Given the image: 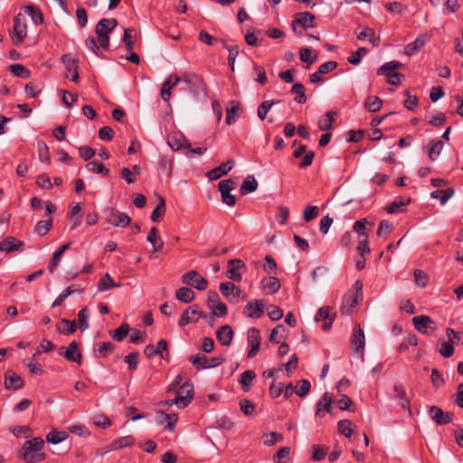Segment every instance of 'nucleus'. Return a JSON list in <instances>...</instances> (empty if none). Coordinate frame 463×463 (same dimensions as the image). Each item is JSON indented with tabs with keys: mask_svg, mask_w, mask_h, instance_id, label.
<instances>
[{
	"mask_svg": "<svg viewBox=\"0 0 463 463\" xmlns=\"http://www.w3.org/2000/svg\"><path fill=\"white\" fill-rule=\"evenodd\" d=\"M43 447L44 440L41 437L33 438L23 444L18 456L25 463H41L46 458Z\"/></svg>",
	"mask_w": 463,
	"mask_h": 463,
	"instance_id": "f257e3e1",
	"label": "nucleus"
},
{
	"mask_svg": "<svg viewBox=\"0 0 463 463\" xmlns=\"http://www.w3.org/2000/svg\"><path fill=\"white\" fill-rule=\"evenodd\" d=\"M363 283L356 280L354 287L348 290L343 297L341 304V311L343 314H351L353 308L358 304V300L362 298Z\"/></svg>",
	"mask_w": 463,
	"mask_h": 463,
	"instance_id": "f03ea898",
	"label": "nucleus"
},
{
	"mask_svg": "<svg viewBox=\"0 0 463 463\" xmlns=\"http://www.w3.org/2000/svg\"><path fill=\"white\" fill-rule=\"evenodd\" d=\"M181 81L184 82L188 90L194 96L199 97L206 94V85L203 79L193 72H184Z\"/></svg>",
	"mask_w": 463,
	"mask_h": 463,
	"instance_id": "7ed1b4c3",
	"label": "nucleus"
},
{
	"mask_svg": "<svg viewBox=\"0 0 463 463\" xmlns=\"http://www.w3.org/2000/svg\"><path fill=\"white\" fill-rule=\"evenodd\" d=\"M189 360L197 371L217 367L225 361L221 355L208 358L200 353L191 356Z\"/></svg>",
	"mask_w": 463,
	"mask_h": 463,
	"instance_id": "20e7f679",
	"label": "nucleus"
},
{
	"mask_svg": "<svg viewBox=\"0 0 463 463\" xmlns=\"http://www.w3.org/2000/svg\"><path fill=\"white\" fill-rule=\"evenodd\" d=\"M194 398V385L190 381L184 383L177 390L174 402L179 409L185 408Z\"/></svg>",
	"mask_w": 463,
	"mask_h": 463,
	"instance_id": "39448f33",
	"label": "nucleus"
},
{
	"mask_svg": "<svg viewBox=\"0 0 463 463\" xmlns=\"http://www.w3.org/2000/svg\"><path fill=\"white\" fill-rule=\"evenodd\" d=\"M412 324L419 333L424 335H432L437 329L435 322L429 316L425 315L414 317Z\"/></svg>",
	"mask_w": 463,
	"mask_h": 463,
	"instance_id": "423d86ee",
	"label": "nucleus"
},
{
	"mask_svg": "<svg viewBox=\"0 0 463 463\" xmlns=\"http://www.w3.org/2000/svg\"><path fill=\"white\" fill-rule=\"evenodd\" d=\"M182 282L187 286L194 287L198 290H204L208 287V281L196 270H190L184 274L182 277Z\"/></svg>",
	"mask_w": 463,
	"mask_h": 463,
	"instance_id": "0eeeda50",
	"label": "nucleus"
},
{
	"mask_svg": "<svg viewBox=\"0 0 463 463\" xmlns=\"http://www.w3.org/2000/svg\"><path fill=\"white\" fill-rule=\"evenodd\" d=\"M59 354L70 362H75L79 364H81L82 355L78 349V344L76 341H71L67 348L63 346L61 347L59 349Z\"/></svg>",
	"mask_w": 463,
	"mask_h": 463,
	"instance_id": "6e6552de",
	"label": "nucleus"
},
{
	"mask_svg": "<svg viewBox=\"0 0 463 463\" xmlns=\"http://www.w3.org/2000/svg\"><path fill=\"white\" fill-rule=\"evenodd\" d=\"M428 411L430 419L438 425L448 424L454 418L452 412H444L439 407L435 405L430 406Z\"/></svg>",
	"mask_w": 463,
	"mask_h": 463,
	"instance_id": "1a4fd4ad",
	"label": "nucleus"
},
{
	"mask_svg": "<svg viewBox=\"0 0 463 463\" xmlns=\"http://www.w3.org/2000/svg\"><path fill=\"white\" fill-rule=\"evenodd\" d=\"M26 18L23 14H18L14 20V36L16 38L15 42L21 43L27 35Z\"/></svg>",
	"mask_w": 463,
	"mask_h": 463,
	"instance_id": "9d476101",
	"label": "nucleus"
},
{
	"mask_svg": "<svg viewBox=\"0 0 463 463\" xmlns=\"http://www.w3.org/2000/svg\"><path fill=\"white\" fill-rule=\"evenodd\" d=\"M351 344L354 352L364 354L365 337L364 330L359 325L353 329Z\"/></svg>",
	"mask_w": 463,
	"mask_h": 463,
	"instance_id": "9b49d317",
	"label": "nucleus"
},
{
	"mask_svg": "<svg viewBox=\"0 0 463 463\" xmlns=\"http://www.w3.org/2000/svg\"><path fill=\"white\" fill-rule=\"evenodd\" d=\"M266 306L264 299L251 300L244 307V313L248 317L260 318L264 313Z\"/></svg>",
	"mask_w": 463,
	"mask_h": 463,
	"instance_id": "f8f14e48",
	"label": "nucleus"
},
{
	"mask_svg": "<svg viewBox=\"0 0 463 463\" xmlns=\"http://www.w3.org/2000/svg\"><path fill=\"white\" fill-rule=\"evenodd\" d=\"M189 313H192V315L194 316H198L199 317H205V315L199 309L198 305H193L182 313L181 317L179 318L177 323L178 326L184 327L188 324L195 323L197 321L196 318L190 317Z\"/></svg>",
	"mask_w": 463,
	"mask_h": 463,
	"instance_id": "ddd939ff",
	"label": "nucleus"
},
{
	"mask_svg": "<svg viewBox=\"0 0 463 463\" xmlns=\"http://www.w3.org/2000/svg\"><path fill=\"white\" fill-rule=\"evenodd\" d=\"M180 81L181 78L175 74H170L165 79L160 90V95L164 101H168L170 99L172 96V89H174Z\"/></svg>",
	"mask_w": 463,
	"mask_h": 463,
	"instance_id": "4468645a",
	"label": "nucleus"
},
{
	"mask_svg": "<svg viewBox=\"0 0 463 463\" xmlns=\"http://www.w3.org/2000/svg\"><path fill=\"white\" fill-rule=\"evenodd\" d=\"M245 269V264L240 259L231 260L228 262V270L226 272V276L228 279L233 281H241V269Z\"/></svg>",
	"mask_w": 463,
	"mask_h": 463,
	"instance_id": "2eb2a0df",
	"label": "nucleus"
},
{
	"mask_svg": "<svg viewBox=\"0 0 463 463\" xmlns=\"http://www.w3.org/2000/svg\"><path fill=\"white\" fill-rule=\"evenodd\" d=\"M314 20L315 16L311 13L304 12L297 14L292 22L293 31H297V25H300L305 29L314 27Z\"/></svg>",
	"mask_w": 463,
	"mask_h": 463,
	"instance_id": "dca6fc26",
	"label": "nucleus"
},
{
	"mask_svg": "<svg viewBox=\"0 0 463 463\" xmlns=\"http://www.w3.org/2000/svg\"><path fill=\"white\" fill-rule=\"evenodd\" d=\"M61 61L65 65L68 72L71 73V80L78 82L80 80V76L77 71L79 63L78 59L72 57L71 54L67 53L61 57Z\"/></svg>",
	"mask_w": 463,
	"mask_h": 463,
	"instance_id": "f3484780",
	"label": "nucleus"
},
{
	"mask_svg": "<svg viewBox=\"0 0 463 463\" xmlns=\"http://www.w3.org/2000/svg\"><path fill=\"white\" fill-rule=\"evenodd\" d=\"M234 161L232 159H230L227 162L222 163L219 166L207 172L206 176L208 177L209 180H217L222 175H227L228 172L232 169Z\"/></svg>",
	"mask_w": 463,
	"mask_h": 463,
	"instance_id": "a211bd4d",
	"label": "nucleus"
},
{
	"mask_svg": "<svg viewBox=\"0 0 463 463\" xmlns=\"http://www.w3.org/2000/svg\"><path fill=\"white\" fill-rule=\"evenodd\" d=\"M24 386V380L13 371L5 373V387L7 390H19Z\"/></svg>",
	"mask_w": 463,
	"mask_h": 463,
	"instance_id": "6ab92c4d",
	"label": "nucleus"
},
{
	"mask_svg": "<svg viewBox=\"0 0 463 463\" xmlns=\"http://www.w3.org/2000/svg\"><path fill=\"white\" fill-rule=\"evenodd\" d=\"M334 317H332L330 314V307H323L319 308L317 313L316 314L315 320L317 322H323V329L327 331L331 328L332 323L334 321Z\"/></svg>",
	"mask_w": 463,
	"mask_h": 463,
	"instance_id": "aec40b11",
	"label": "nucleus"
},
{
	"mask_svg": "<svg viewBox=\"0 0 463 463\" xmlns=\"http://www.w3.org/2000/svg\"><path fill=\"white\" fill-rule=\"evenodd\" d=\"M332 404V396L327 392L324 393L323 396L316 404V416L323 418L326 412H330Z\"/></svg>",
	"mask_w": 463,
	"mask_h": 463,
	"instance_id": "412c9836",
	"label": "nucleus"
},
{
	"mask_svg": "<svg viewBox=\"0 0 463 463\" xmlns=\"http://www.w3.org/2000/svg\"><path fill=\"white\" fill-rule=\"evenodd\" d=\"M168 146L175 151L190 147L189 141L182 134H172L167 138Z\"/></svg>",
	"mask_w": 463,
	"mask_h": 463,
	"instance_id": "4be33fe9",
	"label": "nucleus"
},
{
	"mask_svg": "<svg viewBox=\"0 0 463 463\" xmlns=\"http://www.w3.org/2000/svg\"><path fill=\"white\" fill-rule=\"evenodd\" d=\"M233 337V330L230 326H222L216 331V338L223 346H229Z\"/></svg>",
	"mask_w": 463,
	"mask_h": 463,
	"instance_id": "5701e85b",
	"label": "nucleus"
},
{
	"mask_svg": "<svg viewBox=\"0 0 463 463\" xmlns=\"http://www.w3.org/2000/svg\"><path fill=\"white\" fill-rule=\"evenodd\" d=\"M118 25V21L115 18H103L99 21L95 26L96 33L109 34Z\"/></svg>",
	"mask_w": 463,
	"mask_h": 463,
	"instance_id": "b1692460",
	"label": "nucleus"
},
{
	"mask_svg": "<svg viewBox=\"0 0 463 463\" xmlns=\"http://www.w3.org/2000/svg\"><path fill=\"white\" fill-rule=\"evenodd\" d=\"M110 213L113 216L108 220V222L117 227H127L131 222V218L125 213H120L113 209L110 210Z\"/></svg>",
	"mask_w": 463,
	"mask_h": 463,
	"instance_id": "393cba45",
	"label": "nucleus"
},
{
	"mask_svg": "<svg viewBox=\"0 0 463 463\" xmlns=\"http://www.w3.org/2000/svg\"><path fill=\"white\" fill-rule=\"evenodd\" d=\"M425 45V36L419 35L412 43H408L404 47V53L407 56H412L419 52Z\"/></svg>",
	"mask_w": 463,
	"mask_h": 463,
	"instance_id": "a878e982",
	"label": "nucleus"
},
{
	"mask_svg": "<svg viewBox=\"0 0 463 463\" xmlns=\"http://www.w3.org/2000/svg\"><path fill=\"white\" fill-rule=\"evenodd\" d=\"M71 244L72 243L71 241H69V242L63 244L61 247H60L53 252L52 260L48 266V269L50 272H53L54 269L58 267V265L61 261V256L63 255L65 250H67L71 247Z\"/></svg>",
	"mask_w": 463,
	"mask_h": 463,
	"instance_id": "bb28decb",
	"label": "nucleus"
},
{
	"mask_svg": "<svg viewBox=\"0 0 463 463\" xmlns=\"http://www.w3.org/2000/svg\"><path fill=\"white\" fill-rule=\"evenodd\" d=\"M24 245V242L18 241L14 237H7L0 242V250L11 252L19 250Z\"/></svg>",
	"mask_w": 463,
	"mask_h": 463,
	"instance_id": "cd10ccee",
	"label": "nucleus"
},
{
	"mask_svg": "<svg viewBox=\"0 0 463 463\" xmlns=\"http://www.w3.org/2000/svg\"><path fill=\"white\" fill-rule=\"evenodd\" d=\"M356 37L360 41H363V40H365L366 38H368L370 43H372L373 45H374V46H377L380 43V37L375 36L374 30L368 26L363 27L361 32L356 33Z\"/></svg>",
	"mask_w": 463,
	"mask_h": 463,
	"instance_id": "c85d7f7f",
	"label": "nucleus"
},
{
	"mask_svg": "<svg viewBox=\"0 0 463 463\" xmlns=\"http://www.w3.org/2000/svg\"><path fill=\"white\" fill-rule=\"evenodd\" d=\"M175 298L183 303L189 304L195 298V294L190 288L183 287L175 291Z\"/></svg>",
	"mask_w": 463,
	"mask_h": 463,
	"instance_id": "c756f323",
	"label": "nucleus"
},
{
	"mask_svg": "<svg viewBox=\"0 0 463 463\" xmlns=\"http://www.w3.org/2000/svg\"><path fill=\"white\" fill-rule=\"evenodd\" d=\"M232 106L226 110L225 122L227 125H232L236 122V118L239 117V111L241 105L238 101H231Z\"/></svg>",
	"mask_w": 463,
	"mask_h": 463,
	"instance_id": "7c9ffc66",
	"label": "nucleus"
},
{
	"mask_svg": "<svg viewBox=\"0 0 463 463\" xmlns=\"http://www.w3.org/2000/svg\"><path fill=\"white\" fill-rule=\"evenodd\" d=\"M76 329L77 324L75 320H68L66 318H62L57 325L58 332L65 335L74 333Z\"/></svg>",
	"mask_w": 463,
	"mask_h": 463,
	"instance_id": "2f4dec72",
	"label": "nucleus"
},
{
	"mask_svg": "<svg viewBox=\"0 0 463 463\" xmlns=\"http://www.w3.org/2000/svg\"><path fill=\"white\" fill-rule=\"evenodd\" d=\"M219 289L221 293L227 298H229L231 295L240 298L241 295V290L232 282L221 283Z\"/></svg>",
	"mask_w": 463,
	"mask_h": 463,
	"instance_id": "473e14b6",
	"label": "nucleus"
},
{
	"mask_svg": "<svg viewBox=\"0 0 463 463\" xmlns=\"http://www.w3.org/2000/svg\"><path fill=\"white\" fill-rule=\"evenodd\" d=\"M120 284L115 283L109 273H105L98 283V289L100 292L109 290L113 288H119Z\"/></svg>",
	"mask_w": 463,
	"mask_h": 463,
	"instance_id": "72a5a7b5",
	"label": "nucleus"
},
{
	"mask_svg": "<svg viewBox=\"0 0 463 463\" xmlns=\"http://www.w3.org/2000/svg\"><path fill=\"white\" fill-rule=\"evenodd\" d=\"M256 378V373L254 371L246 370L244 371L239 379V383L241 385V389L244 392H248L251 385L252 381Z\"/></svg>",
	"mask_w": 463,
	"mask_h": 463,
	"instance_id": "f704fd0d",
	"label": "nucleus"
},
{
	"mask_svg": "<svg viewBox=\"0 0 463 463\" xmlns=\"http://www.w3.org/2000/svg\"><path fill=\"white\" fill-rule=\"evenodd\" d=\"M157 229L156 227H151L148 235L146 237V241L153 245L155 251H160L163 249L164 243L160 238H157Z\"/></svg>",
	"mask_w": 463,
	"mask_h": 463,
	"instance_id": "c9c22d12",
	"label": "nucleus"
},
{
	"mask_svg": "<svg viewBox=\"0 0 463 463\" xmlns=\"http://www.w3.org/2000/svg\"><path fill=\"white\" fill-rule=\"evenodd\" d=\"M258 188V182L253 176H247L240 188V192L241 194H246L248 193H253Z\"/></svg>",
	"mask_w": 463,
	"mask_h": 463,
	"instance_id": "e433bc0d",
	"label": "nucleus"
},
{
	"mask_svg": "<svg viewBox=\"0 0 463 463\" xmlns=\"http://www.w3.org/2000/svg\"><path fill=\"white\" fill-rule=\"evenodd\" d=\"M335 113L333 111H328L325 116L321 117L318 119L317 127L321 131L329 130L333 127L334 117Z\"/></svg>",
	"mask_w": 463,
	"mask_h": 463,
	"instance_id": "4c0bfd02",
	"label": "nucleus"
},
{
	"mask_svg": "<svg viewBox=\"0 0 463 463\" xmlns=\"http://www.w3.org/2000/svg\"><path fill=\"white\" fill-rule=\"evenodd\" d=\"M454 194L453 188H448L446 190H438L430 193V197L433 199H439V203L444 205L449 199Z\"/></svg>",
	"mask_w": 463,
	"mask_h": 463,
	"instance_id": "58836bf2",
	"label": "nucleus"
},
{
	"mask_svg": "<svg viewBox=\"0 0 463 463\" xmlns=\"http://www.w3.org/2000/svg\"><path fill=\"white\" fill-rule=\"evenodd\" d=\"M263 288L268 294H275L280 288V282L279 279L273 276L269 277L267 279L263 280Z\"/></svg>",
	"mask_w": 463,
	"mask_h": 463,
	"instance_id": "ea45409f",
	"label": "nucleus"
},
{
	"mask_svg": "<svg viewBox=\"0 0 463 463\" xmlns=\"http://www.w3.org/2000/svg\"><path fill=\"white\" fill-rule=\"evenodd\" d=\"M291 92L296 94L294 100L298 104L307 102V96L305 94V86L302 83H295L291 88Z\"/></svg>",
	"mask_w": 463,
	"mask_h": 463,
	"instance_id": "a19ab883",
	"label": "nucleus"
},
{
	"mask_svg": "<svg viewBox=\"0 0 463 463\" xmlns=\"http://www.w3.org/2000/svg\"><path fill=\"white\" fill-rule=\"evenodd\" d=\"M134 442H135V438L131 435H128V436L118 438V439L113 440L111 443H112V449H114L116 450V449H119L131 447L134 444Z\"/></svg>",
	"mask_w": 463,
	"mask_h": 463,
	"instance_id": "79ce46f5",
	"label": "nucleus"
},
{
	"mask_svg": "<svg viewBox=\"0 0 463 463\" xmlns=\"http://www.w3.org/2000/svg\"><path fill=\"white\" fill-rule=\"evenodd\" d=\"M279 103V100H265L258 107V117L260 120H264L267 118L271 107L274 104Z\"/></svg>",
	"mask_w": 463,
	"mask_h": 463,
	"instance_id": "37998d69",
	"label": "nucleus"
},
{
	"mask_svg": "<svg viewBox=\"0 0 463 463\" xmlns=\"http://www.w3.org/2000/svg\"><path fill=\"white\" fill-rule=\"evenodd\" d=\"M165 213V202L163 197H160V202L151 213V221L158 222Z\"/></svg>",
	"mask_w": 463,
	"mask_h": 463,
	"instance_id": "c03bdc74",
	"label": "nucleus"
},
{
	"mask_svg": "<svg viewBox=\"0 0 463 463\" xmlns=\"http://www.w3.org/2000/svg\"><path fill=\"white\" fill-rule=\"evenodd\" d=\"M370 224L371 226L373 225V222H369L367 221V219L364 218V219H361L359 221H356L354 223V226H353V231L355 232L357 234H358V239H361V238H364V237H368V234L367 232H365V229H366V224Z\"/></svg>",
	"mask_w": 463,
	"mask_h": 463,
	"instance_id": "a18cd8bd",
	"label": "nucleus"
},
{
	"mask_svg": "<svg viewBox=\"0 0 463 463\" xmlns=\"http://www.w3.org/2000/svg\"><path fill=\"white\" fill-rule=\"evenodd\" d=\"M382 105H383V101L377 96L367 97V99L364 101V107L370 112H376V111L380 110V109L382 108Z\"/></svg>",
	"mask_w": 463,
	"mask_h": 463,
	"instance_id": "49530a36",
	"label": "nucleus"
},
{
	"mask_svg": "<svg viewBox=\"0 0 463 463\" xmlns=\"http://www.w3.org/2000/svg\"><path fill=\"white\" fill-rule=\"evenodd\" d=\"M410 203V199L407 201H394L391 203L386 208V212L390 214L402 213L405 211L406 205Z\"/></svg>",
	"mask_w": 463,
	"mask_h": 463,
	"instance_id": "de8ad7c7",
	"label": "nucleus"
},
{
	"mask_svg": "<svg viewBox=\"0 0 463 463\" xmlns=\"http://www.w3.org/2000/svg\"><path fill=\"white\" fill-rule=\"evenodd\" d=\"M129 333V326L126 323L121 324L111 333V337L118 342L122 341Z\"/></svg>",
	"mask_w": 463,
	"mask_h": 463,
	"instance_id": "09e8293b",
	"label": "nucleus"
},
{
	"mask_svg": "<svg viewBox=\"0 0 463 463\" xmlns=\"http://www.w3.org/2000/svg\"><path fill=\"white\" fill-rule=\"evenodd\" d=\"M90 311L87 307H82L78 313L79 326L81 331L89 328Z\"/></svg>",
	"mask_w": 463,
	"mask_h": 463,
	"instance_id": "8fccbe9b",
	"label": "nucleus"
},
{
	"mask_svg": "<svg viewBox=\"0 0 463 463\" xmlns=\"http://www.w3.org/2000/svg\"><path fill=\"white\" fill-rule=\"evenodd\" d=\"M394 392H395V396L401 401V406L403 409L409 410L410 402L406 397V393H405L403 387L401 383H396L394 385Z\"/></svg>",
	"mask_w": 463,
	"mask_h": 463,
	"instance_id": "3c124183",
	"label": "nucleus"
},
{
	"mask_svg": "<svg viewBox=\"0 0 463 463\" xmlns=\"http://www.w3.org/2000/svg\"><path fill=\"white\" fill-rule=\"evenodd\" d=\"M68 438V434L64 431H51L46 436V441L52 444H59Z\"/></svg>",
	"mask_w": 463,
	"mask_h": 463,
	"instance_id": "603ef678",
	"label": "nucleus"
},
{
	"mask_svg": "<svg viewBox=\"0 0 463 463\" xmlns=\"http://www.w3.org/2000/svg\"><path fill=\"white\" fill-rule=\"evenodd\" d=\"M9 71L22 79H28L30 77V71L22 64H12L9 66Z\"/></svg>",
	"mask_w": 463,
	"mask_h": 463,
	"instance_id": "864d4df0",
	"label": "nucleus"
},
{
	"mask_svg": "<svg viewBox=\"0 0 463 463\" xmlns=\"http://www.w3.org/2000/svg\"><path fill=\"white\" fill-rule=\"evenodd\" d=\"M444 144L442 141L438 140L431 143L428 155L431 161L437 159V157L440 155L441 150L443 149Z\"/></svg>",
	"mask_w": 463,
	"mask_h": 463,
	"instance_id": "5fc2aeb1",
	"label": "nucleus"
},
{
	"mask_svg": "<svg viewBox=\"0 0 463 463\" xmlns=\"http://www.w3.org/2000/svg\"><path fill=\"white\" fill-rule=\"evenodd\" d=\"M86 167L89 171L93 173L101 174L105 176L109 175V170L104 166L103 164L99 163L97 161H90L86 165Z\"/></svg>",
	"mask_w": 463,
	"mask_h": 463,
	"instance_id": "6e6d98bb",
	"label": "nucleus"
},
{
	"mask_svg": "<svg viewBox=\"0 0 463 463\" xmlns=\"http://www.w3.org/2000/svg\"><path fill=\"white\" fill-rule=\"evenodd\" d=\"M52 227V219L39 221L35 227L34 232L40 236L45 235Z\"/></svg>",
	"mask_w": 463,
	"mask_h": 463,
	"instance_id": "4d7b16f0",
	"label": "nucleus"
},
{
	"mask_svg": "<svg viewBox=\"0 0 463 463\" xmlns=\"http://www.w3.org/2000/svg\"><path fill=\"white\" fill-rule=\"evenodd\" d=\"M75 291L76 289L74 288V286L67 287L52 302V307L54 308L61 306L62 302Z\"/></svg>",
	"mask_w": 463,
	"mask_h": 463,
	"instance_id": "13d9d810",
	"label": "nucleus"
},
{
	"mask_svg": "<svg viewBox=\"0 0 463 463\" xmlns=\"http://www.w3.org/2000/svg\"><path fill=\"white\" fill-rule=\"evenodd\" d=\"M115 348V345L111 342H103L98 345V347L94 350L96 356H107V353L112 351Z\"/></svg>",
	"mask_w": 463,
	"mask_h": 463,
	"instance_id": "bf43d9fd",
	"label": "nucleus"
},
{
	"mask_svg": "<svg viewBox=\"0 0 463 463\" xmlns=\"http://www.w3.org/2000/svg\"><path fill=\"white\" fill-rule=\"evenodd\" d=\"M446 335L449 339V342L453 345L463 344V332L456 331L453 328L448 327L446 329Z\"/></svg>",
	"mask_w": 463,
	"mask_h": 463,
	"instance_id": "052dcab7",
	"label": "nucleus"
},
{
	"mask_svg": "<svg viewBox=\"0 0 463 463\" xmlns=\"http://www.w3.org/2000/svg\"><path fill=\"white\" fill-rule=\"evenodd\" d=\"M25 13L30 15L34 22V24L43 23V14L42 12L33 5H27L25 7Z\"/></svg>",
	"mask_w": 463,
	"mask_h": 463,
	"instance_id": "680f3d73",
	"label": "nucleus"
},
{
	"mask_svg": "<svg viewBox=\"0 0 463 463\" xmlns=\"http://www.w3.org/2000/svg\"><path fill=\"white\" fill-rule=\"evenodd\" d=\"M310 388L309 381L303 379L296 386L295 393L299 397H305L310 392Z\"/></svg>",
	"mask_w": 463,
	"mask_h": 463,
	"instance_id": "e2e57ef3",
	"label": "nucleus"
},
{
	"mask_svg": "<svg viewBox=\"0 0 463 463\" xmlns=\"http://www.w3.org/2000/svg\"><path fill=\"white\" fill-rule=\"evenodd\" d=\"M247 341L249 345H260V332L255 327L248 330Z\"/></svg>",
	"mask_w": 463,
	"mask_h": 463,
	"instance_id": "0e129e2a",
	"label": "nucleus"
},
{
	"mask_svg": "<svg viewBox=\"0 0 463 463\" xmlns=\"http://www.w3.org/2000/svg\"><path fill=\"white\" fill-rule=\"evenodd\" d=\"M37 148H38V154H39V159L42 162H50V153H49V147L43 141H39L37 143Z\"/></svg>",
	"mask_w": 463,
	"mask_h": 463,
	"instance_id": "69168bd1",
	"label": "nucleus"
},
{
	"mask_svg": "<svg viewBox=\"0 0 463 463\" xmlns=\"http://www.w3.org/2000/svg\"><path fill=\"white\" fill-rule=\"evenodd\" d=\"M439 353L441 356L445 358H449L454 354V346L450 342H441L439 344Z\"/></svg>",
	"mask_w": 463,
	"mask_h": 463,
	"instance_id": "338daca9",
	"label": "nucleus"
},
{
	"mask_svg": "<svg viewBox=\"0 0 463 463\" xmlns=\"http://www.w3.org/2000/svg\"><path fill=\"white\" fill-rule=\"evenodd\" d=\"M352 422L348 420H339L338 425V431L343 434L346 438H350L352 436L353 430L351 428Z\"/></svg>",
	"mask_w": 463,
	"mask_h": 463,
	"instance_id": "774afa93",
	"label": "nucleus"
}]
</instances>
